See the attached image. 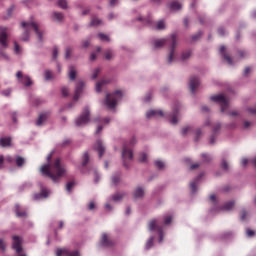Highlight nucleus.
Listing matches in <instances>:
<instances>
[{"instance_id": "obj_1", "label": "nucleus", "mask_w": 256, "mask_h": 256, "mask_svg": "<svg viewBox=\"0 0 256 256\" xmlns=\"http://www.w3.org/2000/svg\"><path fill=\"white\" fill-rule=\"evenodd\" d=\"M41 173L45 177L52 179L54 183H57L59 178L65 175V166L61 164V159H56L52 164H46L42 166Z\"/></svg>"}, {"instance_id": "obj_2", "label": "nucleus", "mask_w": 256, "mask_h": 256, "mask_svg": "<svg viewBox=\"0 0 256 256\" xmlns=\"http://www.w3.org/2000/svg\"><path fill=\"white\" fill-rule=\"evenodd\" d=\"M170 43L171 45V51L168 57V63H173V59L175 57V49L177 47V34H171L168 39H156L154 41V48L160 49V47H163L165 43Z\"/></svg>"}, {"instance_id": "obj_3", "label": "nucleus", "mask_w": 256, "mask_h": 256, "mask_svg": "<svg viewBox=\"0 0 256 256\" xmlns=\"http://www.w3.org/2000/svg\"><path fill=\"white\" fill-rule=\"evenodd\" d=\"M22 27L25 31L22 34L21 41H29V30L34 29L36 35H38L39 41H43V32L39 30V24L35 22H22Z\"/></svg>"}, {"instance_id": "obj_4", "label": "nucleus", "mask_w": 256, "mask_h": 256, "mask_svg": "<svg viewBox=\"0 0 256 256\" xmlns=\"http://www.w3.org/2000/svg\"><path fill=\"white\" fill-rule=\"evenodd\" d=\"M123 98V92L120 90L115 91L114 93L107 94L105 99V105L108 109H115L117 107V101H121Z\"/></svg>"}, {"instance_id": "obj_5", "label": "nucleus", "mask_w": 256, "mask_h": 256, "mask_svg": "<svg viewBox=\"0 0 256 256\" xmlns=\"http://www.w3.org/2000/svg\"><path fill=\"white\" fill-rule=\"evenodd\" d=\"M211 101H214V103H218V105H220L222 113H225V111L229 109V100H227L223 94L212 96Z\"/></svg>"}, {"instance_id": "obj_6", "label": "nucleus", "mask_w": 256, "mask_h": 256, "mask_svg": "<svg viewBox=\"0 0 256 256\" xmlns=\"http://www.w3.org/2000/svg\"><path fill=\"white\" fill-rule=\"evenodd\" d=\"M91 112L88 107H85L81 113V115L76 119L75 123L77 127H83V125H87L90 121Z\"/></svg>"}, {"instance_id": "obj_7", "label": "nucleus", "mask_w": 256, "mask_h": 256, "mask_svg": "<svg viewBox=\"0 0 256 256\" xmlns=\"http://www.w3.org/2000/svg\"><path fill=\"white\" fill-rule=\"evenodd\" d=\"M148 227L150 231H157L158 235L160 236V243L163 241V227L159 225L157 219H153L149 222Z\"/></svg>"}, {"instance_id": "obj_8", "label": "nucleus", "mask_w": 256, "mask_h": 256, "mask_svg": "<svg viewBox=\"0 0 256 256\" xmlns=\"http://www.w3.org/2000/svg\"><path fill=\"white\" fill-rule=\"evenodd\" d=\"M122 158H123L124 167H129V164H127V161H131L133 159V150L129 149L127 145H124L123 147Z\"/></svg>"}, {"instance_id": "obj_9", "label": "nucleus", "mask_w": 256, "mask_h": 256, "mask_svg": "<svg viewBox=\"0 0 256 256\" xmlns=\"http://www.w3.org/2000/svg\"><path fill=\"white\" fill-rule=\"evenodd\" d=\"M56 256H81L79 250H69V248H58L56 250Z\"/></svg>"}, {"instance_id": "obj_10", "label": "nucleus", "mask_w": 256, "mask_h": 256, "mask_svg": "<svg viewBox=\"0 0 256 256\" xmlns=\"http://www.w3.org/2000/svg\"><path fill=\"white\" fill-rule=\"evenodd\" d=\"M7 27H1L0 28V45L4 47V49H7L9 47V44L7 43Z\"/></svg>"}, {"instance_id": "obj_11", "label": "nucleus", "mask_w": 256, "mask_h": 256, "mask_svg": "<svg viewBox=\"0 0 256 256\" xmlns=\"http://www.w3.org/2000/svg\"><path fill=\"white\" fill-rule=\"evenodd\" d=\"M23 240L19 236H13V244L12 247L15 249L16 253L19 254L23 251V246H21Z\"/></svg>"}, {"instance_id": "obj_12", "label": "nucleus", "mask_w": 256, "mask_h": 256, "mask_svg": "<svg viewBox=\"0 0 256 256\" xmlns=\"http://www.w3.org/2000/svg\"><path fill=\"white\" fill-rule=\"evenodd\" d=\"M100 244L102 245V247H113V245H115V242L111 240V238H109L107 233H103Z\"/></svg>"}, {"instance_id": "obj_13", "label": "nucleus", "mask_w": 256, "mask_h": 256, "mask_svg": "<svg viewBox=\"0 0 256 256\" xmlns=\"http://www.w3.org/2000/svg\"><path fill=\"white\" fill-rule=\"evenodd\" d=\"M94 150L97 151L99 158L103 157L105 153V146H103V142L101 140H97L94 145Z\"/></svg>"}, {"instance_id": "obj_14", "label": "nucleus", "mask_w": 256, "mask_h": 256, "mask_svg": "<svg viewBox=\"0 0 256 256\" xmlns=\"http://www.w3.org/2000/svg\"><path fill=\"white\" fill-rule=\"evenodd\" d=\"M83 87H85V83H83V81H80L76 84V90H75V94H74V101H78L79 97L83 91Z\"/></svg>"}, {"instance_id": "obj_15", "label": "nucleus", "mask_w": 256, "mask_h": 256, "mask_svg": "<svg viewBox=\"0 0 256 256\" xmlns=\"http://www.w3.org/2000/svg\"><path fill=\"white\" fill-rule=\"evenodd\" d=\"M189 85H190L191 93H195L196 89L199 87V78L196 76H192L190 78Z\"/></svg>"}, {"instance_id": "obj_16", "label": "nucleus", "mask_w": 256, "mask_h": 256, "mask_svg": "<svg viewBox=\"0 0 256 256\" xmlns=\"http://www.w3.org/2000/svg\"><path fill=\"white\" fill-rule=\"evenodd\" d=\"M219 129H221V124L217 123L213 125V134L210 137V143L213 145L215 143V139L217 137V134L219 133Z\"/></svg>"}, {"instance_id": "obj_17", "label": "nucleus", "mask_w": 256, "mask_h": 256, "mask_svg": "<svg viewBox=\"0 0 256 256\" xmlns=\"http://www.w3.org/2000/svg\"><path fill=\"white\" fill-rule=\"evenodd\" d=\"M164 115L161 110H150L146 113L147 119H151V117H164Z\"/></svg>"}, {"instance_id": "obj_18", "label": "nucleus", "mask_w": 256, "mask_h": 256, "mask_svg": "<svg viewBox=\"0 0 256 256\" xmlns=\"http://www.w3.org/2000/svg\"><path fill=\"white\" fill-rule=\"evenodd\" d=\"M49 118V112H44L41 113L36 121V125L38 127H41V125H43L44 121H47V119Z\"/></svg>"}, {"instance_id": "obj_19", "label": "nucleus", "mask_w": 256, "mask_h": 256, "mask_svg": "<svg viewBox=\"0 0 256 256\" xmlns=\"http://www.w3.org/2000/svg\"><path fill=\"white\" fill-rule=\"evenodd\" d=\"M219 52L222 54V57L227 61L228 65H233V60L231 56L225 52V46H220Z\"/></svg>"}, {"instance_id": "obj_20", "label": "nucleus", "mask_w": 256, "mask_h": 256, "mask_svg": "<svg viewBox=\"0 0 256 256\" xmlns=\"http://www.w3.org/2000/svg\"><path fill=\"white\" fill-rule=\"evenodd\" d=\"M15 213L17 217H27V211L23 208H21V206H19V204L15 205Z\"/></svg>"}, {"instance_id": "obj_21", "label": "nucleus", "mask_w": 256, "mask_h": 256, "mask_svg": "<svg viewBox=\"0 0 256 256\" xmlns=\"http://www.w3.org/2000/svg\"><path fill=\"white\" fill-rule=\"evenodd\" d=\"M0 147H11V137L0 138Z\"/></svg>"}, {"instance_id": "obj_22", "label": "nucleus", "mask_w": 256, "mask_h": 256, "mask_svg": "<svg viewBox=\"0 0 256 256\" xmlns=\"http://www.w3.org/2000/svg\"><path fill=\"white\" fill-rule=\"evenodd\" d=\"M143 195H145V190L141 187L136 188L134 191V199H141L143 198Z\"/></svg>"}, {"instance_id": "obj_23", "label": "nucleus", "mask_w": 256, "mask_h": 256, "mask_svg": "<svg viewBox=\"0 0 256 256\" xmlns=\"http://www.w3.org/2000/svg\"><path fill=\"white\" fill-rule=\"evenodd\" d=\"M77 77V71L75 70V66L69 67V79L70 81H75Z\"/></svg>"}, {"instance_id": "obj_24", "label": "nucleus", "mask_w": 256, "mask_h": 256, "mask_svg": "<svg viewBox=\"0 0 256 256\" xmlns=\"http://www.w3.org/2000/svg\"><path fill=\"white\" fill-rule=\"evenodd\" d=\"M47 197H49V192L47 191V189H42L41 193L34 195V199H41V198L45 199Z\"/></svg>"}, {"instance_id": "obj_25", "label": "nucleus", "mask_w": 256, "mask_h": 256, "mask_svg": "<svg viewBox=\"0 0 256 256\" xmlns=\"http://www.w3.org/2000/svg\"><path fill=\"white\" fill-rule=\"evenodd\" d=\"M178 113H179V109L175 108L173 114L171 115V119H170V123L172 125H177V123H178V120H177Z\"/></svg>"}, {"instance_id": "obj_26", "label": "nucleus", "mask_w": 256, "mask_h": 256, "mask_svg": "<svg viewBox=\"0 0 256 256\" xmlns=\"http://www.w3.org/2000/svg\"><path fill=\"white\" fill-rule=\"evenodd\" d=\"M170 9L171 11H179V9H181V3L178 1H172L170 3Z\"/></svg>"}, {"instance_id": "obj_27", "label": "nucleus", "mask_w": 256, "mask_h": 256, "mask_svg": "<svg viewBox=\"0 0 256 256\" xmlns=\"http://www.w3.org/2000/svg\"><path fill=\"white\" fill-rule=\"evenodd\" d=\"M109 83V80H102L96 83V91L97 93H101L103 85Z\"/></svg>"}, {"instance_id": "obj_28", "label": "nucleus", "mask_w": 256, "mask_h": 256, "mask_svg": "<svg viewBox=\"0 0 256 256\" xmlns=\"http://www.w3.org/2000/svg\"><path fill=\"white\" fill-rule=\"evenodd\" d=\"M234 205H235L234 201H229L223 205L222 209H224L225 211H231L233 209Z\"/></svg>"}, {"instance_id": "obj_29", "label": "nucleus", "mask_w": 256, "mask_h": 256, "mask_svg": "<svg viewBox=\"0 0 256 256\" xmlns=\"http://www.w3.org/2000/svg\"><path fill=\"white\" fill-rule=\"evenodd\" d=\"M22 83H24L26 87H31V85H33V81H31V78L29 76H24L22 79Z\"/></svg>"}, {"instance_id": "obj_30", "label": "nucleus", "mask_w": 256, "mask_h": 256, "mask_svg": "<svg viewBox=\"0 0 256 256\" xmlns=\"http://www.w3.org/2000/svg\"><path fill=\"white\" fill-rule=\"evenodd\" d=\"M16 165L17 167H23L25 165V158L16 156Z\"/></svg>"}, {"instance_id": "obj_31", "label": "nucleus", "mask_w": 256, "mask_h": 256, "mask_svg": "<svg viewBox=\"0 0 256 256\" xmlns=\"http://www.w3.org/2000/svg\"><path fill=\"white\" fill-rule=\"evenodd\" d=\"M101 23H103V21H101V19L94 17L91 20L90 25H91V27H97L98 25H101Z\"/></svg>"}, {"instance_id": "obj_32", "label": "nucleus", "mask_w": 256, "mask_h": 256, "mask_svg": "<svg viewBox=\"0 0 256 256\" xmlns=\"http://www.w3.org/2000/svg\"><path fill=\"white\" fill-rule=\"evenodd\" d=\"M88 163H89V153L85 152L82 157V166L87 167Z\"/></svg>"}, {"instance_id": "obj_33", "label": "nucleus", "mask_w": 256, "mask_h": 256, "mask_svg": "<svg viewBox=\"0 0 256 256\" xmlns=\"http://www.w3.org/2000/svg\"><path fill=\"white\" fill-rule=\"evenodd\" d=\"M201 175L196 179V181L190 183V188L192 189V193H196L197 191V181H199V178Z\"/></svg>"}, {"instance_id": "obj_34", "label": "nucleus", "mask_w": 256, "mask_h": 256, "mask_svg": "<svg viewBox=\"0 0 256 256\" xmlns=\"http://www.w3.org/2000/svg\"><path fill=\"white\" fill-rule=\"evenodd\" d=\"M153 241H154V238L153 237H150L147 242H146V246H145V249L146 250H149L151 249V247H153Z\"/></svg>"}, {"instance_id": "obj_35", "label": "nucleus", "mask_w": 256, "mask_h": 256, "mask_svg": "<svg viewBox=\"0 0 256 256\" xmlns=\"http://www.w3.org/2000/svg\"><path fill=\"white\" fill-rule=\"evenodd\" d=\"M123 197H125L124 193H117L112 197V199H113V201H121V199H123Z\"/></svg>"}, {"instance_id": "obj_36", "label": "nucleus", "mask_w": 256, "mask_h": 256, "mask_svg": "<svg viewBox=\"0 0 256 256\" xmlns=\"http://www.w3.org/2000/svg\"><path fill=\"white\" fill-rule=\"evenodd\" d=\"M73 187H75V182L74 181H70L66 184V191H68V193H71Z\"/></svg>"}, {"instance_id": "obj_37", "label": "nucleus", "mask_w": 256, "mask_h": 256, "mask_svg": "<svg viewBox=\"0 0 256 256\" xmlns=\"http://www.w3.org/2000/svg\"><path fill=\"white\" fill-rule=\"evenodd\" d=\"M53 15L55 21H63V13L54 12Z\"/></svg>"}, {"instance_id": "obj_38", "label": "nucleus", "mask_w": 256, "mask_h": 256, "mask_svg": "<svg viewBox=\"0 0 256 256\" xmlns=\"http://www.w3.org/2000/svg\"><path fill=\"white\" fill-rule=\"evenodd\" d=\"M189 57H191V51L188 50V51H185L182 53L181 59H182V61H187V59H189Z\"/></svg>"}, {"instance_id": "obj_39", "label": "nucleus", "mask_w": 256, "mask_h": 256, "mask_svg": "<svg viewBox=\"0 0 256 256\" xmlns=\"http://www.w3.org/2000/svg\"><path fill=\"white\" fill-rule=\"evenodd\" d=\"M156 29H158L159 31H161L162 29H165V22L163 20H160L159 22H157Z\"/></svg>"}, {"instance_id": "obj_40", "label": "nucleus", "mask_w": 256, "mask_h": 256, "mask_svg": "<svg viewBox=\"0 0 256 256\" xmlns=\"http://www.w3.org/2000/svg\"><path fill=\"white\" fill-rule=\"evenodd\" d=\"M105 59H106L107 61H111V59H113V52H112L111 50H107V51L105 52Z\"/></svg>"}, {"instance_id": "obj_41", "label": "nucleus", "mask_w": 256, "mask_h": 256, "mask_svg": "<svg viewBox=\"0 0 256 256\" xmlns=\"http://www.w3.org/2000/svg\"><path fill=\"white\" fill-rule=\"evenodd\" d=\"M155 167H157V169H163V167H165V163H163V161L157 160L154 162Z\"/></svg>"}, {"instance_id": "obj_42", "label": "nucleus", "mask_w": 256, "mask_h": 256, "mask_svg": "<svg viewBox=\"0 0 256 256\" xmlns=\"http://www.w3.org/2000/svg\"><path fill=\"white\" fill-rule=\"evenodd\" d=\"M14 11H15V5H12V6L7 10V17H5V19H9V17H11V15L13 14Z\"/></svg>"}, {"instance_id": "obj_43", "label": "nucleus", "mask_w": 256, "mask_h": 256, "mask_svg": "<svg viewBox=\"0 0 256 256\" xmlns=\"http://www.w3.org/2000/svg\"><path fill=\"white\" fill-rule=\"evenodd\" d=\"M172 221H173V217H171L170 215L164 216V223H165V225H170V223Z\"/></svg>"}, {"instance_id": "obj_44", "label": "nucleus", "mask_w": 256, "mask_h": 256, "mask_svg": "<svg viewBox=\"0 0 256 256\" xmlns=\"http://www.w3.org/2000/svg\"><path fill=\"white\" fill-rule=\"evenodd\" d=\"M193 131V128L191 126H187L182 129V135H187L188 133H191Z\"/></svg>"}, {"instance_id": "obj_45", "label": "nucleus", "mask_w": 256, "mask_h": 256, "mask_svg": "<svg viewBox=\"0 0 256 256\" xmlns=\"http://www.w3.org/2000/svg\"><path fill=\"white\" fill-rule=\"evenodd\" d=\"M14 51H15L16 55H19V53H21V47L19 46L17 41H14Z\"/></svg>"}, {"instance_id": "obj_46", "label": "nucleus", "mask_w": 256, "mask_h": 256, "mask_svg": "<svg viewBox=\"0 0 256 256\" xmlns=\"http://www.w3.org/2000/svg\"><path fill=\"white\" fill-rule=\"evenodd\" d=\"M58 5L61 7V9H67V0H59Z\"/></svg>"}, {"instance_id": "obj_47", "label": "nucleus", "mask_w": 256, "mask_h": 256, "mask_svg": "<svg viewBox=\"0 0 256 256\" xmlns=\"http://www.w3.org/2000/svg\"><path fill=\"white\" fill-rule=\"evenodd\" d=\"M52 78H53V74L51 73V71L46 70L45 71V79H46V81H51Z\"/></svg>"}, {"instance_id": "obj_48", "label": "nucleus", "mask_w": 256, "mask_h": 256, "mask_svg": "<svg viewBox=\"0 0 256 256\" xmlns=\"http://www.w3.org/2000/svg\"><path fill=\"white\" fill-rule=\"evenodd\" d=\"M222 169H224V171H229V163H227V160L222 159Z\"/></svg>"}, {"instance_id": "obj_49", "label": "nucleus", "mask_w": 256, "mask_h": 256, "mask_svg": "<svg viewBox=\"0 0 256 256\" xmlns=\"http://www.w3.org/2000/svg\"><path fill=\"white\" fill-rule=\"evenodd\" d=\"M98 37H99V39H101V41L109 42V36H107V35H105L103 33L98 34Z\"/></svg>"}, {"instance_id": "obj_50", "label": "nucleus", "mask_w": 256, "mask_h": 256, "mask_svg": "<svg viewBox=\"0 0 256 256\" xmlns=\"http://www.w3.org/2000/svg\"><path fill=\"white\" fill-rule=\"evenodd\" d=\"M61 91H62L63 97H67V96L69 95V88H67V87H62V88H61Z\"/></svg>"}, {"instance_id": "obj_51", "label": "nucleus", "mask_w": 256, "mask_h": 256, "mask_svg": "<svg viewBox=\"0 0 256 256\" xmlns=\"http://www.w3.org/2000/svg\"><path fill=\"white\" fill-rule=\"evenodd\" d=\"M6 247H7V244L5 243V240L0 239V250L5 251Z\"/></svg>"}, {"instance_id": "obj_52", "label": "nucleus", "mask_w": 256, "mask_h": 256, "mask_svg": "<svg viewBox=\"0 0 256 256\" xmlns=\"http://www.w3.org/2000/svg\"><path fill=\"white\" fill-rule=\"evenodd\" d=\"M140 163H145L147 161V154L142 153L139 158Z\"/></svg>"}, {"instance_id": "obj_53", "label": "nucleus", "mask_w": 256, "mask_h": 256, "mask_svg": "<svg viewBox=\"0 0 256 256\" xmlns=\"http://www.w3.org/2000/svg\"><path fill=\"white\" fill-rule=\"evenodd\" d=\"M99 73H101V69L96 68L94 74L92 75V79H97V77H99Z\"/></svg>"}, {"instance_id": "obj_54", "label": "nucleus", "mask_w": 256, "mask_h": 256, "mask_svg": "<svg viewBox=\"0 0 256 256\" xmlns=\"http://www.w3.org/2000/svg\"><path fill=\"white\" fill-rule=\"evenodd\" d=\"M1 95H3L4 97H9V95H11V89L3 90L1 92Z\"/></svg>"}, {"instance_id": "obj_55", "label": "nucleus", "mask_w": 256, "mask_h": 256, "mask_svg": "<svg viewBox=\"0 0 256 256\" xmlns=\"http://www.w3.org/2000/svg\"><path fill=\"white\" fill-rule=\"evenodd\" d=\"M246 235H247V237H254L255 236V231H253L251 229H247L246 230Z\"/></svg>"}, {"instance_id": "obj_56", "label": "nucleus", "mask_w": 256, "mask_h": 256, "mask_svg": "<svg viewBox=\"0 0 256 256\" xmlns=\"http://www.w3.org/2000/svg\"><path fill=\"white\" fill-rule=\"evenodd\" d=\"M240 215H241V221H245V219H247V211L242 210L240 212Z\"/></svg>"}, {"instance_id": "obj_57", "label": "nucleus", "mask_w": 256, "mask_h": 256, "mask_svg": "<svg viewBox=\"0 0 256 256\" xmlns=\"http://www.w3.org/2000/svg\"><path fill=\"white\" fill-rule=\"evenodd\" d=\"M5 165V156L0 155V169H3Z\"/></svg>"}, {"instance_id": "obj_58", "label": "nucleus", "mask_w": 256, "mask_h": 256, "mask_svg": "<svg viewBox=\"0 0 256 256\" xmlns=\"http://www.w3.org/2000/svg\"><path fill=\"white\" fill-rule=\"evenodd\" d=\"M201 38V32L196 33L192 36V41H197Z\"/></svg>"}, {"instance_id": "obj_59", "label": "nucleus", "mask_w": 256, "mask_h": 256, "mask_svg": "<svg viewBox=\"0 0 256 256\" xmlns=\"http://www.w3.org/2000/svg\"><path fill=\"white\" fill-rule=\"evenodd\" d=\"M202 158L206 163H209V161H211V156H209L208 154H202Z\"/></svg>"}, {"instance_id": "obj_60", "label": "nucleus", "mask_w": 256, "mask_h": 256, "mask_svg": "<svg viewBox=\"0 0 256 256\" xmlns=\"http://www.w3.org/2000/svg\"><path fill=\"white\" fill-rule=\"evenodd\" d=\"M248 113L251 115H256V106L248 108Z\"/></svg>"}, {"instance_id": "obj_61", "label": "nucleus", "mask_w": 256, "mask_h": 256, "mask_svg": "<svg viewBox=\"0 0 256 256\" xmlns=\"http://www.w3.org/2000/svg\"><path fill=\"white\" fill-rule=\"evenodd\" d=\"M201 135H203V133L201 132V129L196 130L195 141H199V137H201Z\"/></svg>"}, {"instance_id": "obj_62", "label": "nucleus", "mask_w": 256, "mask_h": 256, "mask_svg": "<svg viewBox=\"0 0 256 256\" xmlns=\"http://www.w3.org/2000/svg\"><path fill=\"white\" fill-rule=\"evenodd\" d=\"M112 183L114 185H117V183H119V176L115 175L112 177Z\"/></svg>"}, {"instance_id": "obj_63", "label": "nucleus", "mask_w": 256, "mask_h": 256, "mask_svg": "<svg viewBox=\"0 0 256 256\" xmlns=\"http://www.w3.org/2000/svg\"><path fill=\"white\" fill-rule=\"evenodd\" d=\"M59 54V50L57 49V47L53 48V59H57V55Z\"/></svg>"}, {"instance_id": "obj_64", "label": "nucleus", "mask_w": 256, "mask_h": 256, "mask_svg": "<svg viewBox=\"0 0 256 256\" xmlns=\"http://www.w3.org/2000/svg\"><path fill=\"white\" fill-rule=\"evenodd\" d=\"M218 33H219L221 36L225 35V28L220 27V28L218 29Z\"/></svg>"}]
</instances>
